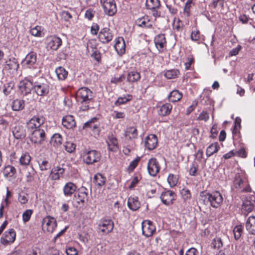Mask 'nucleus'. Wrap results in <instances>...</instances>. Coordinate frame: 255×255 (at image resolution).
Here are the masks:
<instances>
[{
  "label": "nucleus",
  "mask_w": 255,
  "mask_h": 255,
  "mask_svg": "<svg viewBox=\"0 0 255 255\" xmlns=\"http://www.w3.org/2000/svg\"><path fill=\"white\" fill-rule=\"evenodd\" d=\"M93 97L92 91L87 87H82L78 90L76 98L81 104L80 109L81 111H85L89 109V104L92 101Z\"/></svg>",
  "instance_id": "nucleus-1"
},
{
  "label": "nucleus",
  "mask_w": 255,
  "mask_h": 255,
  "mask_svg": "<svg viewBox=\"0 0 255 255\" xmlns=\"http://www.w3.org/2000/svg\"><path fill=\"white\" fill-rule=\"evenodd\" d=\"M200 196L203 198L204 202L207 200L213 208L220 207L223 200L222 195L218 191H215L211 193L202 192Z\"/></svg>",
  "instance_id": "nucleus-2"
},
{
  "label": "nucleus",
  "mask_w": 255,
  "mask_h": 255,
  "mask_svg": "<svg viewBox=\"0 0 255 255\" xmlns=\"http://www.w3.org/2000/svg\"><path fill=\"white\" fill-rule=\"evenodd\" d=\"M33 91L37 96H46L49 92V84L42 77L34 79Z\"/></svg>",
  "instance_id": "nucleus-3"
},
{
  "label": "nucleus",
  "mask_w": 255,
  "mask_h": 255,
  "mask_svg": "<svg viewBox=\"0 0 255 255\" xmlns=\"http://www.w3.org/2000/svg\"><path fill=\"white\" fill-rule=\"evenodd\" d=\"M85 190V188H81L74 196L73 200V205L77 208L82 207L84 205L85 201L87 200L88 194Z\"/></svg>",
  "instance_id": "nucleus-4"
},
{
  "label": "nucleus",
  "mask_w": 255,
  "mask_h": 255,
  "mask_svg": "<svg viewBox=\"0 0 255 255\" xmlns=\"http://www.w3.org/2000/svg\"><path fill=\"white\" fill-rule=\"evenodd\" d=\"M34 82V78L29 79L26 78L19 82L18 87L23 96H26L31 93V90H33Z\"/></svg>",
  "instance_id": "nucleus-5"
},
{
  "label": "nucleus",
  "mask_w": 255,
  "mask_h": 255,
  "mask_svg": "<svg viewBox=\"0 0 255 255\" xmlns=\"http://www.w3.org/2000/svg\"><path fill=\"white\" fill-rule=\"evenodd\" d=\"M84 162L87 164H92L99 161L101 158V154L95 150L86 151L83 153Z\"/></svg>",
  "instance_id": "nucleus-6"
},
{
  "label": "nucleus",
  "mask_w": 255,
  "mask_h": 255,
  "mask_svg": "<svg viewBox=\"0 0 255 255\" xmlns=\"http://www.w3.org/2000/svg\"><path fill=\"white\" fill-rule=\"evenodd\" d=\"M46 48L48 50H57L62 44V39L56 35H50L46 38Z\"/></svg>",
  "instance_id": "nucleus-7"
},
{
  "label": "nucleus",
  "mask_w": 255,
  "mask_h": 255,
  "mask_svg": "<svg viewBox=\"0 0 255 255\" xmlns=\"http://www.w3.org/2000/svg\"><path fill=\"white\" fill-rule=\"evenodd\" d=\"M31 130V133L30 136V139L32 143L40 144L45 140V133L44 129L38 128Z\"/></svg>",
  "instance_id": "nucleus-8"
},
{
  "label": "nucleus",
  "mask_w": 255,
  "mask_h": 255,
  "mask_svg": "<svg viewBox=\"0 0 255 255\" xmlns=\"http://www.w3.org/2000/svg\"><path fill=\"white\" fill-rule=\"evenodd\" d=\"M101 3L106 14L113 16L116 13L117 6L114 0H101Z\"/></svg>",
  "instance_id": "nucleus-9"
},
{
  "label": "nucleus",
  "mask_w": 255,
  "mask_h": 255,
  "mask_svg": "<svg viewBox=\"0 0 255 255\" xmlns=\"http://www.w3.org/2000/svg\"><path fill=\"white\" fill-rule=\"evenodd\" d=\"M44 118L42 116H34L27 123L29 130L41 128V126L44 124Z\"/></svg>",
  "instance_id": "nucleus-10"
},
{
  "label": "nucleus",
  "mask_w": 255,
  "mask_h": 255,
  "mask_svg": "<svg viewBox=\"0 0 255 255\" xmlns=\"http://www.w3.org/2000/svg\"><path fill=\"white\" fill-rule=\"evenodd\" d=\"M56 226V221L54 218L48 216L43 219L42 227L44 231L52 233Z\"/></svg>",
  "instance_id": "nucleus-11"
},
{
  "label": "nucleus",
  "mask_w": 255,
  "mask_h": 255,
  "mask_svg": "<svg viewBox=\"0 0 255 255\" xmlns=\"http://www.w3.org/2000/svg\"><path fill=\"white\" fill-rule=\"evenodd\" d=\"M114 228V223L111 219L102 220L98 225L99 232L103 235L108 234L111 232Z\"/></svg>",
  "instance_id": "nucleus-12"
},
{
  "label": "nucleus",
  "mask_w": 255,
  "mask_h": 255,
  "mask_svg": "<svg viewBox=\"0 0 255 255\" xmlns=\"http://www.w3.org/2000/svg\"><path fill=\"white\" fill-rule=\"evenodd\" d=\"M113 36L112 31L109 28L104 27L99 32L98 38L102 43L107 44L112 40Z\"/></svg>",
  "instance_id": "nucleus-13"
},
{
  "label": "nucleus",
  "mask_w": 255,
  "mask_h": 255,
  "mask_svg": "<svg viewBox=\"0 0 255 255\" xmlns=\"http://www.w3.org/2000/svg\"><path fill=\"white\" fill-rule=\"evenodd\" d=\"M37 61V54L34 52L28 53L22 61V65L25 68H31L34 67Z\"/></svg>",
  "instance_id": "nucleus-14"
},
{
  "label": "nucleus",
  "mask_w": 255,
  "mask_h": 255,
  "mask_svg": "<svg viewBox=\"0 0 255 255\" xmlns=\"http://www.w3.org/2000/svg\"><path fill=\"white\" fill-rule=\"evenodd\" d=\"M155 230L156 228L151 221L145 220L142 223V234L145 237H151L155 232Z\"/></svg>",
  "instance_id": "nucleus-15"
},
{
  "label": "nucleus",
  "mask_w": 255,
  "mask_h": 255,
  "mask_svg": "<svg viewBox=\"0 0 255 255\" xmlns=\"http://www.w3.org/2000/svg\"><path fill=\"white\" fill-rule=\"evenodd\" d=\"M160 166L156 159L154 158L149 160L147 164V170L149 174L152 176H155L160 170Z\"/></svg>",
  "instance_id": "nucleus-16"
},
{
  "label": "nucleus",
  "mask_w": 255,
  "mask_h": 255,
  "mask_svg": "<svg viewBox=\"0 0 255 255\" xmlns=\"http://www.w3.org/2000/svg\"><path fill=\"white\" fill-rule=\"evenodd\" d=\"M175 198V193L170 190H167L162 192L160 196V199L162 203L166 205L172 204Z\"/></svg>",
  "instance_id": "nucleus-17"
},
{
  "label": "nucleus",
  "mask_w": 255,
  "mask_h": 255,
  "mask_svg": "<svg viewBox=\"0 0 255 255\" xmlns=\"http://www.w3.org/2000/svg\"><path fill=\"white\" fill-rule=\"evenodd\" d=\"M15 236L14 230L13 229H10L4 233V237H2L0 239V242L3 245L6 246L14 242L15 240Z\"/></svg>",
  "instance_id": "nucleus-18"
},
{
  "label": "nucleus",
  "mask_w": 255,
  "mask_h": 255,
  "mask_svg": "<svg viewBox=\"0 0 255 255\" xmlns=\"http://www.w3.org/2000/svg\"><path fill=\"white\" fill-rule=\"evenodd\" d=\"M154 42L156 48L160 52H163L166 49V41L164 34H160L156 35Z\"/></svg>",
  "instance_id": "nucleus-19"
},
{
  "label": "nucleus",
  "mask_w": 255,
  "mask_h": 255,
  "mask_svg": "<svg viewBox=\"0 0 255 255\" xmlns=\"http://www.w3.org/2000/svg\"><path fill=\"white\" fill-rule=\"evenodd\" d=\"M246 174L244 172L237 173L234 181L235 187L238 189H242L244 184L246 183Z\"/></svg>",
  "instance_id": "nucleus-20"
},
{
  "label": "nucleus",
  "mask_w": 255,
  "mask_h": 255,
  "mask_svg": "<svg viewBox=\"0 0 255 255\" xmlns=\"http://www.w3.org/2000/svg\"><path fill=\"white\" fill-rule=\"evenodd\" d=\"M114 48L118 54L122 55L126 51V43L124 38L119 37L115 39Z\"/></svg>",
  "instance_id": "nucleus-21"
},
{
  "label": "nucleus",
  "mask_w": 255,
  "mask_h": 255,
  "mask_svg": "<svg viewBox=\"0 0 255 255\" xmlns=\"http://www.w3.org/2000/svg\"><path fill=\"white\" fill-rule=\"evenodd\" d=\"M106 142L110 150L114 152L118 150L119 148L118 140L113 134H110L108 136Z\"/></svg>",
  "instance_id": "nucleus-22"
},
{
  "label": "nucleus",
  "mask_w": 255,
  "mask_h": 255,
  "mask_svg": "<svg viewBox=\"0 0 255 255\" xmlns=\"http://www.w3.org/2000/svg\"><path fill=\"white\" fill-rule=\"evenodd\" d=\"M157 144V138L154 134H149L145 139V146L148 150L154 149Z\"/></svg>",
  "instance_id": "nucleus-23"
},
{
  "label": "nucleus",
  "mask_w": 255,
  "mask_h": 255,
  "mask_svg": "<svg viewBox=\"0 0 255 255\" xmlns=\"http://www.w3.org/2000/svg\"><path fill=\"white\" fill-rule=\"evenodd\" d=\"M255 202L250 200L249 199H246L243 202L242 206V212L243 214L247 215L248 213L252 212L255 207Z\"/></svg>",
  "instance_id": "nucleus-24"
},
{
  "label": "nucleus",
  "mask_w": 255,
  "mask_h": 255,
  "mask_svg": "<svg viewBox=\"0 0 255 255\" xmlns=\"http://www.w3.org/2000/svg\"><path fill=\"white\" fill-rule=\"evenodd\" d=\"M62 125L68 129H72L76 126L73 116L71 115H67L64 117L62 121Z\"/></svg>",
  "instance_id": "nucleus-25"
},
{
  "label": "nucleus",
  "mask_w": 255,
  "mask_h": 255,
  "mask_svg": "<svg viewBox=\"0 0 255 255\" xmlns=\"http://www.w3.org/2000/svg\"><path fill=\"white\" fill-rule=\"evenodd\" d=\"M64 169L60 166H56L52 168L50 174V178L53 180L59 179L63 174Z\"/></svg>",
  "instance_id": "nucleus-26"
},
{
  "label": "nucleus",
  "mask_w": 255,
  "mask_h": 255,
  "mask_svg": "<svg viewBox=\"0 0 255 255\" xmlns=\"http://www.w3.org/2000/svg\"><path fill=\"white\" fill-rule=\"evenodd\" d=\"M246 228L250 234L255 235V216H250L248 218Z\"/></svg>",
  "instance_id": "nucleus-27"
},
{
  "label": "nucleus",
  "mask_w": 255,
  "mask_h": 255,
  "mask_svg": "<svg viewBox=\"0 0 255 255\" xmlns=\"http://www.w3.org/2000/svg\"><path fill=\"white\" fill-rule=\"evenodd\" d=\"M18 67L19 64L14 58H10L6 61L5 68L9 70L12 73L16 72Z\"/></svg>",
  "instance_id": "nucleus-28"
},
{
  "label": "nucleus",
  "mask_w": 255,
  "mask_h": 255,
  "mask_svg": "<svg viewBox=\"0 0 255 255\" xmlns=\"http://www.w3.org/2000/svg\"><path fill=\"white\" fill-rule=\"evenodd\" d=\"M158 113L161 116H166L170 114L172 109V106L169 103L163 104L158 107Z\"/></svg>",
  "instance_id": "nucleus-29"
},
{
  "label": "nucleus",
  "mask_w": 255,
  "mask_h": 255,
  "mask_svg": "<svg viewBox=\"0 0 255 255\" xmlns=\"http://www.w3.org/2000/svg\"><path fill=\"white\" fill-rule=\"evenodd\" d=\"M128 206L131 210L136 211L139 208L140 204L137 197H130L128 201Z\"/></svg>",
  "instance_id": "nucleus-30"
},
{
  "label": "nucleus",
  "mask_w": 255,
  "mask_h": 255,
  "mask_svg": "<svg viewBox=\"0 0 255 255\" xmlns=\"http://www.w3.org/2000/svg\"><path fill=\"white\" fill-rule=\"evenodd\" d=\"M136 24L142 27L150 28L152 26V22L149 20L147 16H144L138 18L135 21Z\"/></svg>",
  "instance_id": "nucleus-31"
},
{
  "label": "nucleus",
  "mask_w": 255,
  "mask_h": 255,
  "mask_svg": "<svg viewBox=\"0 0 255 255\" xmlns=\"http://www.w3.org/2000/svg\"><path fill=\"white\" fill-rule=\"evenodd\" d=\"M97 122V118H93L84 124L83 128L86 130L90 129L93 131H95L98 128V126L96 123Z\"/></svg>",
  "instance_id": "nucleus-32"
},
{
  "label": "nucleus",
  "mask_w": 255,
  "mask_h": 255,
  "mask_svg": "<svg viewBox=\"0 0 255 255\" xmlns=\"http://www.w3.org/2000/svg\"><path fill=\"white\" fill-rule=\"evenodd\" d=\"M77 189L76 186L72 182L66 183L63 187V192L65 196H70L73 194Z\"/></svg>",
  "instance_id": "nucleus-33"
},
{
  "label": "nucleus",
  "mask_w": 255,
  "mask_h": 255,
  "mask_svg": "<svg viewBox=\"0 0 255 255\" xmlns=\"http://www.w3.org/2000/svg\"><path fill=\"white\" fill-rule=\"evenodd\" d=\"M12 132L15 138L20 139L24 136L23 127L19 125H17L13 128Z\"/></svg>",
  "instance_id": "nucleus-34"
},
{
  "label": "nucleus",
  "mask_w": 255,
  "mask_h": 255,
  "mask_svg": "<svg viewBox=\"0 0 255 255\" xmlns=\"http://www.w3.org/2000/svg\"><path fill=\"white\" fill-rule=\"evenodd\" d=\"M127 78L129 83L136 82L140 79V74L136 71H131L128 73Z\"/></svg>",
  "instance_id": "nucleus-35"
},
{
  "label": "nucleus",
  "mask_w": 255,
  "mask_h": 255,
  "mask_svg": "<svg viewBox=\"0 0 255 255\" xmlns=\"http://www.w3.org/2000/svg\"><path fill=\"white\" fill-rule=\"evenodd\" d=\"M220 149V146L218 142H214L209 145L206 149V154L209 157L213 154L217 152Z\"/></svg>",
  "instance_id": "nucleus-36"
},
{
  "label": "nucleus",
  "mask_w": 255,
  "mask_h": 255,
  "mask_svg": "<svg viewBox=\"0 0 255 255\" xmlns=\"http://www.w3.org/2000/svg\"><path fill=\"white\" fill-rule=\"evenodd\" d=\"M63 142V137L61 134L56 133L53 135L50 140V143L55 147L60 146Z\"/></svg>",
  "instance_id": "nucleus-37"
},
{
  "label": "nucleus",
  "mask_w": 255,
  "mask_h": 255,
  "mask_svg": "<svg viewBox=\"0 0 255 255\" xmlns=\"http://www.w3.org/2000/svg\"><path fill=\"white\" fill-rule=\"evenodd\" d=\"M182 94L178 90H173L170 92L168 98L169 101L171 102H176L181 99Z\"/></svg>",
  "instance_id": "nucleus-38"
},
{
  "label": "nucleus",
  "mask_w": 255,
  "mask_h": 255,
  "mask_svg": "<svg viewBox=\"0 0 255 255\" xmlns=\"http://www.w3.org/2000/svg\"><path fill=\"white\" fill-rule=\"evenodd\" d=\"M30 33L33 36L37 37H42L44 35L43 28L42 26L39 25H36L32 28L30 30Z\"/></svg>",
  "instance_id": "nucleus-39"
},
{
  "label": "nucleus",
  "mask_w": 255,
  "mask_h": 255,
  "mask_svg": "<svg viewBox=\"0 0 255 255\" xmlns=\"http://www.w3.org/2000/svg\"><path fill=\"white\" fill-rule=\"evenodd\" d=\"M125 136L128 137L129 138H135L138 135L137 130L134 127L128 128L125 131Z\"/></svg>",
  "instance_id": "nucleus-40"
},
{
  "label": "nucleus",
  "mask_w": 255,
  "mask_h": 255,
  "mask_svg": "<svg viewBox=\"0 0 255 255\" xmlns=\"http://www.w3.org/2000/svg\"><path fill=\"white\" fill-rule=\"evenodd\" d=\"M11 107L13 111H20L24 107V101L19 99L14 100L12 102Z\"/></svg>",
  "instance_id": "nucleus-41"
},
{
  "label": "nucleus",
  "mask_w": 255,
  "mask_h": 255,
  "mask_svg": "<svg viewBox=\"0 0 255 255\" xmlns=\"http://www.w3.org/2000/svg\"><path fill=\"white\" fill-rule=\"evenodd\" d=\"M93 237V233L92 232L87 233L83 232L80 235V240L85 244H88Z\"/></svg>",
  "instance_id": "nucleus-42"
},
{
  "label": "nucleus",
  "mask_w": 255,
  "mask_h": 255,
  "mask_svg": "<svg viewBox=\"0 0 255 255\" xmlns=\"http://www.w3.org/2000/svg\"><path fill=\"white\" fill-rule=\"evenodd\" d=\"M146 6L149 9H156L160 7V3L159 0H147Z\"/></svg>",
  "instance_id": "nucleus-43"
},
{
  "label": "nucleus",
  "mask_w": 255,
  "mask_h": 255,
  "mask_svg": "<svg viewBox=\"0 0 255 255\" xmlns=\"http://www.w3.org/2000/svg\"><path fill=\"white\" fill-rule=\"evenodd\" d=\"M55 72L58 78L61 80L65 79L68 75V72L62 67H59L56 68L55 70Z\"/></svg>",
  "instance_id": "nucleus-44"
},
{
  "label": "nucleus",
  "mask_w": 255,
  "mask_h": 255,
  "mask_svg": "<svg viewBox=\"0 0 255 255\" xmlns=\"http://www.w3.org/2000/svg\"><path fill=\"white\" fill-rule=\"evenodd\" d=\"M179 74V71L177 69L168 70L165 72L164 76L168 79H174L177 77Z\"/></svg>",
  "instance_id": "nucleus-45"
},
{
  "label": "nucleus",
  "mask_w": 255,
  "mask_h": 255,
  "mask_svg": "<svg viewBox=\"0 0 255 255\" xmlns=\"http://www.w3.org/2000/svg\"><path fill=\"white\" fill-rule=\"evenodd\" d=\"M106 181V178L102 174L98 173L94 177V183L99 186H102L104 185Z\"/></svg>",
  "instance_id": "nucleus-46"
},
{
  "label": "nucleus",
  "mask_w": 255,
  "mask_h": 255,
  "mask_svg": "<svg viewBox=\"0 0 255 255\" xmlns=\"http://www.w3.org/2000/svg\"><path fill=\"white\" fill-rule=\"evenodd\" d=\"M16 173L15 168L11 165L6 166L3 171L4 176L7 177H12Z\"/></svg>",
  "instance_id": "nucleus-47"
},
{
  "label": "nucleus",
  "mask_w": 255,
  "mask_h": 255,
  "mask_svg": "<svg viewBox=\"0 0 255 255\" xmlns=\"http://www.w3.org/2000/svg\"><path fill=\"white\" fill-rule=\"evenodd\" d=\"M31 160V157L28 153L23 154L20 159L19 162L22 165H28Z\"/></svg>",
  "instance_id": "nucleus-48"
},
{
  "label": "nucleus",
  "mask_w": 255,
  "mask_h": 255,
  "mask_svg": "<svg viewBox=\"0 0 255 255\" xmlns=\"http://www.w3.org/2000/svg\"><path fill=\"white\" fill-rule=\"evenodd\" d=\"M181 197L184 202L190 200L191 198V195L190 190L187 188H183L180 192Z\"/></svg>",
  "instance_id": "nucleus-49"
},
{
  "label": "nucleus",
  "mask_w": 255,
  "mask_h": 255,
  "mask_svg": "<svg viewBox=\"0 0 255 255\" xmlns=\"http://www.w3.org/2000/svg\"><path fill=\"white\" fill-rule=\"evenodd\" d=\"M183 23L179 19H174L173 22V27L174 30L180 31L183 29Z\"/></svg>",
  "instance_id": "nucleus-50"
},
{
  "label": "nucleus",
  "mask_w": 255,
  "mask_h": 255,
  "mask_svg": "<svg viewBox=\"0 0 255 255\" xmlns=\"http://www.w3.org/2000/svg\"><path fill=\"white\" fill-rule=\"evenodd\" d=\"M167 181L170 187H174L177 183L178 178L173 174H170L168 177Z\"/></svg>",
  "instance_id": "nucleus-51"
},
{
  "label": "nucleus",
  "mask_w": 255,
  "mask_h": 255,
  "mask_svg": "<svg viewBox=\"0 0 255 255\" xmlns=\"http://www.w3.org/2000/svg\"><path fill=\"white\" fill-rule=\"evenodd\" d=\"M242 232L243 227L241 225L236 226L233 230L235 238L236 240L239 239L242 235Z\"/></svg>",
  "instance_id": "nucleus-52"
},
{
  "label": "nucleus",
  "mask_w": 255,
  "mask_h": 255,
  "mask_svg": "<svg viewBox=\"0 0 255 255\" xmlns=\"http://www.w3.org/2000/svg\"><path fill=\"white\" fill-rule=\"evenodd\" d=\"M190 37L192 41L198 42L201 38V34L199 30L197 29L193 30L191 33Z\"/></svg>",
  "instance_id": "nucleus-53"
},
{
  "label": "nucleus",
  "mask_w": 255,
  "mask_h": 255,
  "mask_svg": "<svg viewBox=\"0 0 255 255\" xmlns=\"http://www.w3.org/2000/svg\"><path fill=\"white\" fill-rule=\"evenodd\" d=\"M35 173V172L33 167H30L29 168H28V171L26 175L27 182H31L34 180Z\"/></svg>",
  "instance_id": "nucleus-54"
},
{
  "label": "nucleus",
  "mask_w": 255,
  "mask_h": 255,
  "mask_svg": "<svg viewBox=\"0 0 255 255\" xmlns=\"http://www.w3.org/2000/svg\"><path fill=\"white\" fill-rule=\"evenodd\" d=\"M132 96L128 95L127 96L121 97L118 99L116 104L119 105L124 104L131 100Z\"/></svg>",
  "instance_id": "nucleus-55"
},
{
  "label": "nucleus",
  "mask_w": 255,
  "mask_h": 255,
  "mask_svg": "<svg viewBox=\"0 0 255 255\" xmlns=\"http://www.w3.org/2000/svg\"><path fill=\"white\" fill-rule=\"evenodd\" d=\"M64 146L65 150L69 153L73 152L76 148V145L70 141H67L65 143Z\"/></svg>",
  "instance_id": "nucleus-56"
},
{
  "label": "nucleus",
  "mask_w": 255,
  "mask_h": 255,
  "mask_svg": "<svg viewBox=\"0 0 255 255\" xmlns=\"http://www.w3.org/2000/svg\"><path fill=\"white\" fill-rule=\"evenodd\" d=\"M32 214V210L30 209L26 210L22 214V220L24 223L28 222Z\"/></svg>",
  "instance_id": "nucleus-57"
},
{
  "label": "nucleus",
  "mask_w": 255,
  "mask_h": 255,
  "mask_svg": "<svg viewBox=\"0 0 255 255\" xmlns=\"http://www.w3.org/2000/svg\"><path fill=\"white\" fill-rule=\"evenodd\" d=\"M212 245L215 249H220L223 245L221 239L219 237L215 238L212 242Z\"/></svg>",
  "instance_id": "nucleus-58"
},
{
  "label": "nucleus",
  "mask_w": 255,
  "mask_h": 255,
  "mask_svg": "<svg viewBox=\"0 0 255 255\" xmlns=\"http://www.w3.org/2000/svg\"><path fill=\"white\" fill-rule=\"evenodd\" d=\"M39 166L41 171H45L50 168V165L47 160H42L39 162Z\"/></svg>",
  "instance_id": "nucleus-59"
},
{
  "label": "nucleus",
  "mask_w": 255,
  "mask_h": 255,
  "mask_svg": "<svg viewBox=\"0 0 255 255\" xmlns=\"http://www.w3.org/2000/svg\"><path fill=\"white\" fill-rule=\"evenodd\" d=\"M140 160V157H138L133 161H132L129 166H128V170L130 171H132L134 170V169L137 166L138 162Z\"/></svg>",
  "instance_id": "nucleus-60"
},
{
  "label": "nucleus",
  "mask_w": 255,
  "mask_h": 255,
  "mask_svg": "<svg viewBox=\"0 0 255 255\" xmlns=\"http://www.w3.org/2000/svg\"><path fill=\"white\" fill-rule=\"evenodd\" d=\"M209 119V114L206 112L203 111L200 113L198 117V120L199 121H204V122L207 121Z\"/></svg>",
  "instance_id": "nucleus-61"
},
{
  "label": "nucleus",
  "mask_w": 255,
  "mask_h": 255,
  "mask_svg": "<svg viewBox=\"0 0 255 255\" xmlns=\"http://www.w3.org/2000/svg\"><path fill=\"white\" fill-rule=\"evenodd\" d=\"M235 155H237L242 158H246L247 156V153L245 148H242L238 151H235Z\"/></svg>",
  "instance_id": "nucleus-62"
},
{
  "label": "nucleus",
  "mask_w": 255,
  "mask_h": 255,
  "mask_svg": "<svg viewBox=\"0 0 255 255\" xmlns=\"http://www.w3.org/2000/svg\"><path fill=\"white\" fill-rule=\"evenodd\" d=\"M99 30V26L97 23H94L91 27V33L93 35H96Z\"/></svg>",
  "instance_id": "nucleus-63"
},
{
  "label": "nucleus",
  "mask_w": 255,
  "mask_h": 255,
  "mask_svg": "<svg viewBox=\"0 0 255 255\" xmlns=\"http://www.w3.org/2000/svg\"><path fill=\"white\" fill-rule=\"evenodd\" d=\"M94 14L95 11L93 9L89 8L86 10L85 14V16L89 20H91L94 17Z\"/></svg>",
  "instance_id": "nucleus-64"
}]
</instances>
